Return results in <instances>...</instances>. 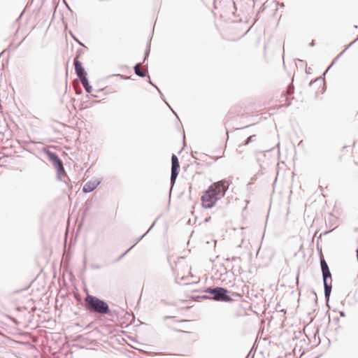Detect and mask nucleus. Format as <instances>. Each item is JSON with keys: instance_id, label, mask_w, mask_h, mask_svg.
<instances>
[{"instance_id": "30", "label": "nucleus", "mask_w": 358, "mask_h": 358, "mask_svg": "<svg viewBox=\"0 0 358 358\" xmlns=\"http://www.w3.org/2000/svg\"><path fill=\"white\" fill-rule=\"evenodd\" d=\"M82 93H83V90H78V91H76V94L77 95H80Z\"/></svg>"}, {"instance_id": "3", "label": "nucleus", "mask_w": 358, "mask_h": 358, "mask_svg": "<svg viewBox=\"0 0 358 358\" xmlns=\"http://www.w3.org/2000/svg\"><path fill=\"white\" fill-rule=\"evenodd\" d=\"M83 306L90 313H95L101 315H105V313L109 310V305L105 300L90 294L85 297Z\"/></svg>"}, {"instance_id": "24", "label": "nucleus", "mask_w": 358, "mask_h": 358, "mask_svg": "<svg viewBox=\"0 0 358 358\" xmlns=\"http://www.w3.org/2000/svg\"><path fill=\"white\" fill-rule=\"evenodd\" d=\"M157 222V220L153 222V223L151 224V226L150 227V228L148 229V230L145 233V234H148L150 231L151 229L154 227V226L155 225Z\"/></svg>"}, {"instance_id": "31", "label": "nucleus", "mask_w": 358, "mask_h": 358, "mask_svg": "<svg viewBox=\"0 0 358 358\" xmlns=\"http://www.w3.org/2000/svg\"><path fill=\"white\" fill-rule=\"evenodd\" d=\"M315 45V41H312L309 43V45H310V46H311V47L314 46Z\"/></svg>"}, {"instance_id": "19", "label": "nucleus", "mask_w": 358, "mask_h": 358, "mask_svg": "<svg viewBox=\"0 0 358 358\" xmlns=\"http://www.w3.org/2000/svg\"><path fill=\"white\" fill-rule=\"evenodd\" d=\"M159 93L160 94V96L162 97V99L166 102V103L167 104V106L169 107V108L173 111V113L176 115V117H178V115L177 114L175 113V111L171 108V107L170 106V105L165 100V98H164V96L163 94V93L161 92V90H159V91H158Z\"/></svg>"}, {"instance_id": "1", "label": "nucleus", "mask_w": 358, "mask_h": 358, "mask_svg": "<svg viewBox=\"0 0 358 358\" xmlns=\"http://www.w3.org/2000/svg\"><path fill=\"white\" fill-rule=\"evenodd\" d=\"M229 189V184L227 180H222L210 185L203 192L201 196V204L204 208H212L216 202L224 196Z\"/></svg>"}, {"instance_id": "11", "label": "nucleus", "mask_w": 358, "mask_h": 358, "mask_svg": "<svg viewBox=\"0 0 358 358\" xmlns=\"http://www.w3.org/2000/svg\"><path fill=\"white\" fill-rule=\"evenodd\" d=\"M134 73L141 77V78H144L146 76V74L145 73H143L141 70V68H140V64L139 63H137L134 65Z\"/></svg>"}, {"instance_id": "28", "label": "nucleus", "mask_w": 358, "mask_h": 358, "mask_svg": "<svg viewBox=\"0 0 358 358\" xmlns=\"http://www.w3.org/2000/svg\"><path fill=\"white\" fill-rule=\"evenodd\" d=\"M92 268H95V269H99L101 268V266H99L98 264H93V265H92Z\"/></svg>"}, {"instance_id": "23", "label": "nucleus", "mask_w": 358, "mask_h": 358, "mask_svg": "<svg viewBox=\"0 0 358 358\" xmlns=\"http://www.w3.org/2000/svg\"><path fill=\"white\" fill-rule=\"evenodd\" d=\"M148 83H149L152 86H153L155 88H156V89L157 90V91H159V87H158L155 84H154V83L152 82V80H151V79H150V77H148Z\"/></svg>"}, {"instance_id": "40", "label": "nucleus", "mask_w": 358, "mask_h": 358, "mask_svg": "<svg viewBox=\"0 0 358 358\" xmlns=\"http://www.w3.org/2000/svg\"><path fill=\"white\" fill-rule=\"evenodd\" d=\"M313 293L315 295H316V293H315V292L314 290L313 291Z\"/></svg>"}, {"instance_id": "9", "label": "nucleus", "mask_w": 358, "mask_h": 358, "mask_svg": "<svg viewBox=\"0 0 358 358\" xmlns=\"http://www.w3.org/2000/svg\"><path fill=\"white\" fill-rule=\"evenodd\" d=\"M80 81H81V83H82L85 90L87 93H91L93 89H92V86L90 85V83L89 82L88 78L87 77L83 79H81Z\"/></svg>"}, {"instance_id": "21", "label": "nucleus", "mask_w": 358, "mask_h": 358, "mask_svg": "<svg viewBox=\"0 0 358 358\" xmlns=\"http://www.w3.org/2000/svg\"><path fill=\"white\" fill-rule=\"evenodd\" d=\"M83 52V50L81 48L78 49L76 52V56L74 57V59H77V60H79V58L80 57V55Z\"/></svg>"}, {"instance_id": "5", "label": "nucleus", "mask_w": 358, "mask_h": 358, "mask_svg": "<svg viewBox=\"0 0 358 358\" xmlns=\"http://www.w3.org/2000/svg\"><path fill=\"white\" fill-rule=\"evenodd\" d=\"M43 152L46 155L48 159L55 169L57 172V179L58 180L62 181V173H65V169L62 160L59 157L56 152H52L47 148H43ZM63 182L67 183L66 180H64Z\"/></svg>"}, {"instance_id": "6", "label": "nucleus", "mask_w": 358, "mask_h": 358, "mask_svg": "<svg viewBox=\"0 0 358 358\" xmlns=\"http://www.w3.org/2000/svg\"><path fill=\"white\" fill-rule=\"evenodd\" d=\"M179 169H180V163L179 159L178 157L173 154L171 156V182L172 184L171 187L170 189V192H171L173 185L176 182V178L179 173Z\"/></svg>"}, {"instance_id": "25", "label": "nucleus", "mask_w": 358, "mask_h": 358, "mask_svg": "<svg viewBox=\"0 0 358 358\" xmlns=\"http://www.w3.org/2000/svg\"><path fill=\"white\" fill-rule=\"evenodd\" d=\"M197 298H199V299H208V300H210V294H209V295H202V296H197Z\"/></svg>"}, {"instance_id": "39", "label": "nucleus", "mask_w": 358, "mask_h": 358, "mask_svg": "<svg viewBox=\"0 0 358 358\" xmlns=\"http://www.w3.org/2000/svg\"><path fill=\"white\" fill-rule=\"evenodd\" d=\"M164 318H165V319H169V318H171V317H170V316H165V317H164Z\"/></svg>"}, {"instance_id": "7", "label": "nucleus", "mask_w": 358, "mask_h": 358, "mask_svg": "<svg viewBox=\"0 0 358 358\" xmlns=\"http://www.w3.org/2000/svg\"><path fill=\"white\" fill-rule=\"evenodd\" d=\"M73 65L76 74L80 80L87 77V73L80 60L74 59Z\"/></svg>"}, {"instance_id": "37", "label": "nucleus", "mask_w": 358, "mask_h": 358, "mask_svg": "<svg viewBox=\"0 0 358 358\" xmlns=\"http://www.w3.org/2000/svg\"><path fill=\"white\" fill-rule=\"evenodd\" d=\"M194 154H197V152H194L192 153V157L196 159Z\"/></svg>"}, {"instance_id": "32", "label": "nucleus", "mask_w": 358, "mask_h": 358, "mask_svg": "<svg viewBox=\"0 0 358 358\" xmlns=\"http://www.w3.org/2000/svg\"><path fill=\"white\" fill-rule=\"evenodd\" d=\"M210 219H211V217H206V218H205V222H209V221L210 220Z\"/></svg>"}, {"instance_id": "2", "label": "nucleus", "mask_w": 358, "mask_h": 358, "mask_svg": "<svg viewBox=\"0 0 358 358\" xmlns=\"http://www.w3.org/2000/svg\"><path fill=\"white\" fill-rule=\"evenodd\" d=\"M204 292L210 294V300L215 301L231 302L234 301V297H242V295L238 292H234L219 286L207 287Z\"/></svg>"}, {"instance_id": "16", "label": "nucleus", "mask_w": 358, "mask_h": 358, "mask_svg": "<svg viewBox=\"0 0 358 358\" xmlns=\"http://www.w3.org/2000/svg\"><path fill=\"white\" fill-rule=\"evenodd\" d=\"M317 82H320V83H322L324 84L325 80L324 79H322V77L317 78H315L314 80H310V82L309 83V86H312V85L313 83H317Z\"/></svg>"}, {"instance_id": "4", "label": "nucleus", "mask_w": 358, "mask_h": 358, "mask_svg": "<svg viewBox=\"0 0 358 358\" xmlns=\"http://www.w3.org/2000/svg\"><path fill=\"white\" fill-rule=\"evenodd\" d=\"M320 267L322 274L324 297L328 303L332 289V278L329 267L323 257H320Z\"/></svg>"}, {"instance_id": "18", "label": "nucleus", "mask_w": 358, "mask_h": 358, "mask_svg": "<svg viewBox=\"0 0 358 358\" xmlns=\"http://www.w3.org/2000/svg\"><path fill=\"white\" fill-rule=\"evenodd\" d=\"M150 41H151V39H150L149 41L147 43L146 48H145V52H144L145 55H148L149 56V55H150Z\"/></svg>"}, {"instance_id": "22", "label": "nucleus", "mask_w": 358, "mask_h": 358, "mask_svg": "<svg viewBox=\"0 0 358 358\" xmlns=\"http://www.w3.org/2000/svg\"><path fill=\"white\" fill-rule=\"evenodd\" d=\"M110 76H118L120 77L122 80H127L129 79V77L127 76H124V75H121V74H113L111 75Z\"/></svg>"}, {"instance_id": "38", "label": "nucleus", "mask_w": 358, "mask_h": 358, "mask_svg": "<svg viewBox=\"0 0 358 358\" xmlns=\"http://www.w3.org/2000/svg\"><path fill=\"white\" fill-rule=\"evenodd\" d=\"M91 96L93 97V98H96L97 97V96L95 95V94H92Z\"/></svg>"}, {"instance_id": "15", "label": "nucleus", "mask_w": 358, "mask_h": 358, "mask_svg": "<svg viewBox=\"0 0 358 358\" xmlns=\"http://www.w3.org/2000/svg\"><path fill=\"white\" fill-rule=\"evenodd\" d=\"M105 315H108L110 317H115V316L117 315V311L116 310H112L109 308L108 312L106 313Z\"/></svg>"}, {"instance_id": "41", "label": "nucleus", "mask_w": 358, "mask_h": 358, "mask_svg": "<svg viewBox=\"0 0 358 358\" xmlns=\"http://www.w3.org/2000/svg\"><path fill=\"white\" fill-rule=\"evenodd\" d=\"M246 358H248V357H246Z\"/></svg>"}, {"instance_id": "13", "label": "nucleus", "mask_w": 358, "mask_h": 358, "mask_svg": "<svg viewBox=\"0 0 358 358\" xmlns=\"http://www.w3.org/2000/svg\"><path fill=\"white\" fill-rule=\"evenodd\" d=\"M256 139V135L255 134H253V135H251L250 136H248L244 141V143L242 144V145H239V148H241V146H245V145H248V144H250V143L255 141Z\"/></svg>"}, {"instance_id": "26", "label": "nucleus", "mask_w": 358, "mask_h": 358, "mask_svg": "<svg viewBox=\"0 0 358 358\" xmlns=\"http://www.w3.org/2000/svg\"><path fill=\"white\" fill-rule=\"evenodd\" d=\"M146 234H143V235L140 236L137 239H136V243H134V245H133L132 246L134 247V245L136 244H137L139 241H141L142 240V238L145 236Z\"/></svg>"}, {"instance_id": "12", "label": "nucleus", "mask_w": 358, "mask_h": 358, "mask_svg": "<svg viewBox=\"0 0 358 358\" xmlns=\"http://www.w3.org/2000/svg\"><path fill=\"white\" fill-rule=\"evenodd\" d=\"M92 203V200L88 199L86 201V202L85 203L84 208H83V220H84V218L87 215V212L91 208Z\"/></svg>"}, {"instance_id": "36", "label": "nucleus", "mask_w": 358, "mask_h": 358, "mask_svg": "<svg viewBox=\"0 0 358 358\" xmlns=\"http://www.w3.org/2000/svg\"><path fill=\"white\" fill-rule=\"evenodd\" d=\"M103 90V89L101 88V89L96 90V92H102Z\"/></svg>"}, {"instance_id": "8", "label": "nucleus", "mask_w": 358, "mask_h": 358, "mask_svg": "<svg viewBox=\"0 0 358 358\" xmlns=\"http://www.w3.org/2000/svg\"><path fill=\"white\" fill-rule=\"evenodd\" d=\"M102 178H96L94 180H89L87 182L83 187V192L84 193H90L93 192L101 182Z\"/></svg>"}, {"instance_id": "20", "label": "nucleus", "mask_w": 358, "mask_h": 358, "mask_svg": "<svg viewBox=\"0 0 358 358\" xmlns=\"http://www.w3.org/2000/svg\"><path fill=\"white\" fill-rule=\"evenodd\" d=\"M70 34H71V36H72V38H73V40H74L75 41H76V42H77L80 45H81V46H85V45H84V44H83L80 41H79V39H78V38H76V36L72 34V32H71V31H70Z\"/></svg>"}, {"instance_id": "29", "label": "nucleus", "mask_w": 358, "mask_h": 358, "mask_svg": "<svg viewBox=\"0 0 358 358\" xmlns=\"http://www.w3.org/2000/svg\"><path fill=\"white\" fill-rule=\"evenodd\" d=\"M339 315H340V317H345V313L344 311H339Z\"/></svg>"}, {"instance_id": "14", "label": "nucleus", "mask_w": 358, "mask_h": 358, "mask_svg": "<svg viewBox=\"0 0 358 358\" xmlns=\"http://www.w3.org/2000/svg\"><path fill=\"white\" fill-rule=\"evenodd\" d=\"M100 101H99V100H93L91 102L86 103L85 106H83L81 109H85V108L91 107V106H92L94 104L99 103Z\"/></svg>"}, {"instance_id": "17", "label": "nucleus", "mask_w": 358, "mask_h": 358, "mask_svg": "<svg viewBox=\"0 0 358 358\" xmlns=\"http://www.w3.org/2000/svg\"><path fill=\"white\" fill-rule=\"evenodd\" d=\"M134 246L130 247L129 249H127L123 254H122L115 261V262H117L120 261L132 248Z\"/></svg>"}, {"instance_id": "10", "label": "nucleus", "mask_w": 358, "mask_h": 358, "mask_svg": "<svg viewBox=\"0 0 358 358\" xmlns=\"http://www.w3.org/2000/svg\"><path fill=\"white\" fill-rule=\"evenodd\" d=\"M358 41V36L352 41L349 45H347V47L337 56V57L334 59V61L331 63V64L327 68V69L324 72L322 76H325L326 73L328 71V70L331 67V66L335 63V61L337 59L338 57H339L341 55L344 53L345 50H347L351 45H354L357 41Z\"/></svg>"}, {"instance_id": "33", "label": "nucleus", "mask_w": 358, "mask_h": 358, "mask_svg": "<svg viewBox=\"0 0 358 358\" xmlns=\"http://www.w3.org/2000/svg\"><path fill=\"white\" fill-rule=\"evenodd\" d=\"M252 125H254V124H252L246 125L245 127H241V129H245V128H248V127H250V126H252Z\"/></svg>"}, {"instance_id": "34", "label": "nucleus", "mask_w": 358, "mask_h": 358, "mask_svg": "<svg viewBox=\"0 0 358 358\" xmlns=\"http://www.w3.org/2000/svg\"><path fill=\"white\" fill-rule=\"evenodd\" d=\"M148 57H149L148 55H144L143 62H145L146 60H148Z\"/></svg>"}, {"instance_id": "35", "label": "nucleus", "mask_w": 358, "mask_h": 358, "mask_svg": "<svg viewBox=\"0 0 358 358\" xmlns=\"http://www.w3.org/2000/svg\"><path fill=\"white\" fill-rule=\"evenodd\" d=\"M279 311L282 312L284 314H285L287 312L285 309H282V310H280Z\"/></svg>"}, {"instance_id": "27", "label": "nucleus", "mask_w": 358, "mask_h": 358, "mask_svg": "<svg viewBox=\"0 0 358 358\" xmlns=\"http://www.w3.org/2000/svg\"><path fill=\"white\" fill-rule=\"evenodd\" d=\"M232 261H234V262H241V259L239 257H235L234 256V257H232Z\"/></svg>"}]
</instances>
